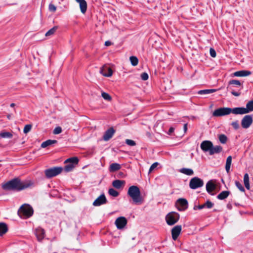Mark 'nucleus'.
<instances>
[{
    "instance_id": "obj_52",
    "label": "nucleus",
    "mask_w": 253,
    "mask_h": 253,
    "mask_svg": "<svg viewBox=\"0 0 253 253\" xmlns=\"http://www.w3.org/2000/svg\"><path fill=\"white\" fill-rule=\"evenodd\" d=\"M174 128L173 127H170L168 132V134L169 135H171L172 133L174 131Z\"/></svg>"
},
{
    "instance_id": "obj_31",
    "label": "nucleus",
    "mask_w": 253,
    "mask_h": 253,
    "mask_svg": "<svg viewBox=\"0 0 253 253\" xmlns=\"http://www.w3.org/2000/svg\"><path fill=\"white\" fill-rule=\"evenodd\" d=\"M244 182L245 187L249 190L250 188V182H249V176L248 173H246L244 176Z\"/></svg>"
},
{
    "instance_id": "obj_25",
    "label": "nucleus",
    "mask_w": 253,
    "mask_h": 253,
    "mask_svg": "<svg viewBox=\"0 0 253 253\" xmlns=\"http://www.w3.org/2000/svg\"><path fill=\"white\" fill-rule=\"evenodd\" d=\"M230 192L229 191H223L220 193L217 196L219 200H224L230 195Z\"/></svg>"
},
{
    "instance_id": "obj_18",
    "label": "nucleus",
    "mask_w": 253,
    "mask_h": 253,
    "mask_svg": "<svg viewBox=\"0 0 253 253\" xmlns=\"http://www.w3.org/2000/svg\"><path fill=\"white\" fill-rule=\"evenodd\" d=\"M216 188L215 185L212 182L211 180L209 181L206 184L207 191L211 195H213L212 191L215 190Z\"/></svg>"
},
{
    "instance_id": "obj_57",
    "label": "nucleus",
    "mask_w": 253,
    "mask_h": 253,
    "mask_svg": "<svg viewBox=\"0 0 253 253\" xmlns=\"http://www.w3.org/2000/svg\"><path fill=\"white\" fill-rule=\"evenodd\" d=\"M119 174V175H120L121 176L123 177V176H124V173H123V172H120Z\"/></svg>"
},
{
    "instance_id": "obj_12",
    "label": "nucleus",
    "mask_w": 253,
    "mask_h": 253,
    "mask_svg": "<svg viewBox=\"0 0 253 253\" xmlns=\"http://www.w3.org/2000/svg\"><path fill=\"white\" fill-rule=\"evenodd\" d=\"M108 202L104 194L99 196L93 203V205L95 207L100 206L105 204Z\"/></svg>"
},
{
    "instance_id": "obj_3",
    "label": "nucleus",
    "mask_w": 253,
    "mask_h": 253,
    "mask_svg": "<svg viewBox=\"0 0 253 253\" xmlns=\"http://www.w3.org/2000/svg\"><path fill=\"white\" fill-rule=\"evenodd\" d=\"M34 213L33 208L29 204H23L18 211L19 216L23 218H28L32 216Z\"/></svg>"
},
{
    "instance_id": "obj_27",
    "label": "nucleus",
    "mask_w": 253,
    "mask_h": 253,
    "mask_svg": "<svg viewBox=\"0 0 253 253\" xmlns=\"http://www.w3.org/2000/svg\"><path fill=\"white\" fill-rule=\"evenodd\" d=\"M217 89H204V90H200L198 91V94L200 95H205L208 94H211L212 93H213L217 91Z\"/></svg>"
},
{
    "instance_id": "obj_35",
    "label": "nucleus",
    "mask_w": 253,
    "mask_h": 253,
    "mask_svg": "<svg viewBox=\"0 0 253 253\" xmlns=\"http://www.w3.org/2000/svg\"><path fill=\"white\" fill-rule=\"evenodd\" d=\"M218 139L220 142L222 144H225L226 143L227 140V137L225 134H220L218 136Z\"/></svg>"
},
{
    "instance_id": "obj_38",
    "label": "nucleus",
    "mask_w": 253,
    "mask_h": 253,
    "mask_svg": "<svg viewBox=\"0 0 253 253\" xmlns=\"http://www.w3.org/2000/svg\"><path fill=\"white\" fill-rule=\"evenodd\" d=\"M235 85L237 86H240L241 85V84L240 82L238 80H230L228 83V85Z\"/></svg>"
},
{
    "instance_id": "obj_15",
    "label": "nucleus",
    "mask_w": 253,
    "mask_h": 253,
    "mask_svg": "<svg viewBox=\"0 0 253 253\" xmlns=\"http://www.w3.org/2000/svg\"><path fill=\"white\" fill-rule=\"evenodd\" d=\"M35 234L37 240L40 242L42 241L45 237V231L41 227H38L35 229Z\"/></svg>"
},
{
    "instance_id": "obj_43",
    "label": "nucleus",
    "mask_w": 253,
    "mask_h": 253,
    "mask_svg": "<svg viewBox=\"0 0 253 253\" xmlns=\"http://www.w3.org/2000/svg\"><path fill=\"white\" fill-rule=\"evenodd\" d=\"M32 126L31 125H26L23 129V132L24 133H27L28 132H29L31 128H32Z\"/></svg>"
},
{
    "instance_id": "obj_45",
    "label": "nucleus",
    "mask_w": 253,
    "mask_h": 253,
    "mask_svg": "<svg viewBox=\"0 0 253 253\" xmlns=\"http://www.w3.org/2000/svg\"><path fill=\"white\" fill-rule=\"evenodd\" d=\"M126 143L127 145L131 146H133L136 145V143L134 141L128 139L126 140Z\"/></svg>"
},
{
    "instance_id": "obj_19",
    "label": "nucleus",
    "mask_w": 253,
    "mask_h": 253,
    "mask_svg": "<svg viewBox=\"0 0 253 253\" xmlns=\"http://www.w3.org/2000/svg\"><path fill=\"white\" fill-rule=\"evenodd\" d=\"M223 148L220 145L213 146L212 145V148H211L209 154L210 155H213L215 154H219L222 151Z\"/></svg>"
},
{
    "instance_id": "obj_48",
    "label": "nucleus",
    "mask_w": 253,
    "mask_h": 253,
    "mask_svg": "<svg viewBox=\"0 0 253 253\" xmlns=\"http://www.w3.org/2000/svg\"><path fill=\"white\" fill-rule=\"evenodd\" d=\"M158 165V163L157 162H155V163H153L150 167L149 170V172H151V171H152L153 170V169L157 167Z\"/></svg>"
},
{
    "instance_id": "obj_58",
    "label": "nucleus",
    "mask_w": 253,
    "mask_h": 253,
    "mask_svg": "<svg viewBox=\"0 0 253 253\" xmlns=\"http://www.w3.org/2000/svg\"><path fill=\"white\" fill-rule=\"evenodd\" d=\"M7 118L9 120H10L11 119V115L10 114H8L7 115Z\"/></svg>"
},
{
    "instance_id": "obj_8",
    "label": "nucleus",
    "mask_w": 253,
    "mask_h": 253,
    "mask_svg": "<svg viewBox=\"0 0 253 253\" xmlns=\"http://www.w3.org/2000/svg\"><path fill=\"white\" fill-rule=\"evenodd\" d=\"M204 184V181L202 179L194 177L190 180L189 187L192 189H196L202 187Z\"/></svg>"
},
{
    "instance_id": "obj_32",
    "label": "nucleus",
    "mask_w": 253,
    "mask_h": 253,
    "mask_svg": "<svg viewBox=\"0 0 253 253\" xmlns=\"http://www.w3.org/2000/svg\"><path fill=\"white\" fill-rule=\"evenodd\" d=\"M108 193L110 196L114 197H117L119 195V193L117 190L112 188L109 189Z\"/></svg>"
},
{
    "instance_id": "obj_5",
    "label": "nucleus",
    "mask_w": 253,
    "mask_h": 253,
    "mask_svg": "<svg viewBox=\"0 0 253 253\" xmlns=\"http://www.w3.org/2000/svg\"><path fill=\"white\" fill-rule=\"evenodd\" d=\"M62 167H53L44 170V174L46 178H50L59 174L63 170Z\"/></svg>"
},
{
    "instance_id": "obj_21",
    "label": "nucleus",
    "mask_w": 253,
    "mask_h": 253,
    "mask_svg": "<svg viewBox=\"0 0 253 253\" xmlns=\"http://www.w3.org/2000/svg\"><path fill=\"white\" fill-rule=\"evenodd\" d=\"M126 182L124 180H115L112 182V186L116 189H119L124 187Z\"/></svg>"
},
{
    "instance_id": "obj_46",
    "label": "nucleus",
    "mask_w": 253,
    "mask_h": 253,
    "mask_svg": "<svg viewBox=\"0 0 253 253\" xmlns=\"http://www.w3.org/2000/svg\"><path fill=\"white\" fill-rule=\"evenodd\" d=\"M62 132V128L60 126L56 127L53 130V133L55 134H58Z\"/></svg>"
},
{
    "instance_id": "obj_22",
    "label": "nucleus",
    "mask_w": 253,
    "mask_h": 253,
    "mask_svg": "<svg viewBox=\"0 0 253 253\" xmlns=\"http://www.w3.org/2000/svg\"><path fill=\"white\" fill-rule=\"evenodd\" d=\"M251 71L247 70H241L234 73L233 75L236 77H246L251 75Z\"/></svg>"
},
{
    "instance_id": "obj_51",
    "label": "nucleus",
    "mask_w": 253,
    "mask_h": 253,
    "mask_svg": "<svg viewBox=\"0 0 253 253\" xmlns=\"http://www.w3.org/2000/svg\"><path fill=\"white\" fill-rule=\"evenodd\" d=\"M204 208H205V204H204L203 205H198L197 207H194V209L195 210H196V209L202 210V209H203Z\"/></svg>"
},
{
    "instance_id": "obj_10",
    "label": "nucleus",
    "mask_w": 253,
    "mask_h": 253,
    "mask_svg": "<svg viewBox=\"0 0 253 253\" xmlns=\"http://www.w3.org/2000/svg\"><path fill=\"white\" fill-rule=\"evenodd\" d=\"M177 209L179 211H184L186 210L188 207V201L184 198L178 199L176 203Z\"/></svg>"
},
{
    "instance_id": "obj_41",
    "label": "nucleus",
    "mask_w": 253,
    "mask_h": 253,
    "mask_svg": "<svg viewBox=\"0 0 253 253\" xmlns=\"http://www.w3.org/2000/svg\"><path fill=\"white\" fill-rule=\"evenodd\" d=\"M235 185L241 191L244 192L245 191L244 187L243 186L242 184L238 181H235Z\"/></svg>"
},
{
    "instance_id": "obj_33",
    "label": "nucleus",
    "mask_w": 253,
    "mask_h": 253,
    "mask_svg": "<svg viewBox=\"0 0 253 253\" xmlns=\"http://www.w3.org/2000/svg\"><path fill=\"white\" fill-rule=\"evenodd\" d=\"M12 136V133L9 132L3 131L0 133V137L2 138H11Z\"/></svg>"
},
{
    "instance_id": "obj_1",
    "label": "nucleus",
    "mask_w": 253,
    "mask_h": 253,
    "mask_svg": "<svg viewBox=\"0 0 253 253\" xmlns=\"http://www.w3.org/2000/svg\"><path fill=\"white\" fill-rule=\"evenodd\" d=\"M33 184L30 181H22L19 177H15L2 184L1 187L5 191L19 192L30 187Z\"/></svg>"
},
{
    "instance_id": "obj_28",
    "label": "nucleus",
    "mask_w": 253,
    "mask_h": 253,
    "mask_svg": "<svg viewBox=\"0 0 253 253\" xmlns=\"http://www.w3.org/2000/svg\"><path fill=\"white\" fill-rule=\"evenodd\" d=\"M79 162V159L76 157H71L68 159H67L65 161V163H69L71 164H73V165L75 166V165L78 164Z\"/></svg>"
},
{
    "instance_id": "obj_24",
    "label": "nucleus",
    "mask_w": 253,
    "mask_h": 253,
    "mask_svg": "<svg viewBox=\"0 0 253 253\" xmlns=\"http://www.w3.org/2000/svg\"><path fill=\"white\" fill-rule=\"evenodd\" d=\"M8 231V227L6 223L0 222V236H2Z\"/></svg>"
},
{
    "instance_id": "obj_54",
    "label": "nucleus",
    "mask_w": 253,
    "mask_h": 253,
    "mask_svg": "<svg viewBox=\"0 0 253 253\" xmlns=\"http://www.w3.org/2000/svg\"><path fill=\"white\" fill-rule=\"evenodd\" d=\"M187 130V124H185L184 125V132H186Z\"/></svg>"
},
{
    "instance_id": "obj_44",
    "label": "nucleus",
    "mask_w": 253,
    "mask_h": 253,
    "mask_svg": "<svg viewBox=\"0 0 253 253\" xmlns=\"http://www.w3.org/2000/svg\"><path fill=\"white\" fill-rule=\"evenodd\" d=\"M231 125L233 126V127L235 130L238 129L240 127L238 121H236L232 122V123L231 124Z\"/></svg>"
},
{
    "instance_id": "obj_30",
    "label": "nucleus",
    "mask_w": 253,
    "mask_h": 253,
    "mask_svg": "<svg viewBox=\"0 0 253 253\" xmlns=\"http://www.w3.org/2000/svg\"><path fill=\"white\" fill-rule=\"evenodd\" d=\"M179 171L187 175H192L194 174L193 170L190 169L182 168L179 170Z\"/></svg>"
},
{
    "instance_id": "obj_16",
    "label": "nucleus",
    "mask_w": 253,
    "mask_h": 253,
    "mask_svg": "<svg viewBox=\"0 0 253 253\" xmlns=\"http://www.w3.org/2000/svg\"><path fill=\"white\" fill-rule=\"evenodd\" d=\"M115 132V130L114 129V128L112 127H110L105 131L103 136V139L105 141L109 140L112 137Z\"/></svg>"
},
{
    "instance_id": "obj_53",
    "label": "nucleus",
    "mask_w": 253,
    "mask_h": 253,
    "mask_svg": "<svg viewBox=\"0 0 253 253\" xmlns=\"http://www.w3.org/2000/svg\"><path fill=\"white\" fill-rule=\"evenodd\" d=\"M111 44H112V42L109 41H107L105 42V45L107 46H110Z\"/></svg>"
},
{
    "instance_id": "obj_13",
    "label": "nucleus",
    "mask_w": 253,
    "mask_h": 253,
    "mask_svg": "<svg viewBox=\"0 0 253 253\" xmlns=\"http://www.w3.org/2000/svg\"><path fill=\"white\" fill-rule=\"evenodd\" d=\"M213 144L209 140L203 141L200 145L201 149L205 152H210L211 148H212Z\"/></svg>"
},
{
    "instance_id": "obj_6",
    "label": "nucleus",
    "mask_w": 253,
    "mask_h": 253,
    "mask_svg": "<svg viewBox=\"0 0 253 253\" xmlns=\"http://www.w3.org/2000/svg\"><path fill=\"white\" fill-rule=\"evenodd\" d=\"M180 215L176 212L169 213L166 216V220L169 225H173L179 219Z\"/></svg>"
},
{
    "instance_id": "obj_55",
    "label": "nucleus",
    "mask_w": 253,
    "mask_h": 253,
    "mask_svg": "<svg viewBox=\"0 0 253 253\" xmlns=\"http://www.w3.org/2000/svg\"><path fill=\"white\" fill-rule=\"evenodd\" d=\"M227 207L230 210L232 208V206L230 204H228L227 205Z\"/></svg>"
},
{
    "instance_id": "obj_56",
    "label": "nucleus",
    "mask_w": 253,
    "mask_h": 253,
    "mask_svg": "<svg viewBox=\"0 0 253 253\" xmlns=\"http://www.w3.org/2000/svg\"><path fill=\"white\" fill-rule=\"evenodd\" d=\"M15 106V104L14 103H12L10 104V106L11 107H14Z\"/></svg>"
},
{
    "instance_id": "obj_14",
    "label": "nucleus",
    "mask_w": 253,
    "mask_h": 253,
    "mask_svg": "<svg viewBox=\"0 0 253 253\" xmlns=\"http://www.w3.org/2000/svg\"><path fill=\"white\" fill-rule=\"evenodd\" d=\"M181 229V225H176L171 229L172 238L173 240L175 241L177 239L180 234Z\"/></svg>"
},
{
    "instance_id": "obj_23",
    "label": "nucleus",
    "mask_w": 253,
    "mask_h": 253,
    "mask_svg": "<svg viewBox=\"0 0 253 253\" xmlns=\"http://www.w3.org/2000/svg\"><path fill=\"white\" fill-rule=\"evenodd\" d=\"M57 143V141L56 140L48 139L43 142L41 144V147L44 148L47 146H50L52 144H56Z\"/></svg>"
},
{
    "instance_id": "obj_20",
    "label": "nucleus",
    "mask_w": 253,
    "mask_h": 253,
    "mask_svg": "<svg viewBox=\"0 0 253 253\" xmlns=\"http://www.w3.org/2000/svg\"><path fill=\"white\" fill-rule=\"evenodd\" d=\"M80 4V8L82 13H85L87 10V3L85 0H76Z\"/></svg>"
},
{
    "instance_id": "obj_36",
    "label": "nucleus",
    "mask_w": 253,
    "mask_h": 253,
    "mask_svg": "<svg viewBox=\"0 0 253 253\" xmlns=\"http://www.w3.org/2000/svg\"><path fill=\"white\" fill-rule=\"evenodd\" d=\"M129 59L132 65L135 66L138 64V60L136 57L132 56L130 57Z\"/></svg>"
},
{
    "instance_id": "obj_29",
    "label": "nucleus",
    "mask_w": 253,
    "mask_h": 253,
    "mask_svg": "<svg viewBox=\"0 0 253 253\" xmlns=\"http://www.w3.org/2000/svg\"><path fill=\"white\" fill-rule=\"evenodd\" d=\"M232 162V157L229 156L227 157L226 161L225 169L227 173L230 171V167Z\"/></svg>"
},
{
    "instance_id": "obj_4",
    "label": "nucleus",
    "mask_w": 253,
    "mask_h": 253,
    "mask_svg": "<svg viewBox=\"0 0 253 253\" xmlns=\"http://www.w3.org/2000/svg\"><path fill=\"white\" fill-rule=\"evenodd\" d=\"M231 113L237 115L236 108L221 107L215 109L212 113V116L219 117L228 115Z\"/></svg>"
},
{
    "instance_id": "obj_40",
    "label": "nucleus",
    "mask_w": 253,
    "mask_h": 253,
    "mask_svg": "<svg viewBox=\"0 0 253 253\" xmlns=\"http://www.w3.org/2000/svg\"><path fill=\"white\" fill-rule=\"evenodd\" d=\"M227 89L231 90V94L235 96H239L241 94L240 92L235 91L232 86L228 85V86L227 87Z\"/></svg>"
},
{
    "instance_id": "obj_47",
    "label": "nucleus",
    "mask_w": 253,
    "mask_h": 253,
    "mask_svg": "<svg viewBox=\"0 0 253 253\" xmlns=\"http://www.w3.org/2000/svg\"><path fill=\"white\" fill-rule=\"evenodd\" d=\"M141 78L143 81H146L148 79L149 76L147 73L143 72L141 74Z\"/></svg>"
},
{
    "instance_id": "obj_7",
    "label": "nucleus",
    "mask_w": 253,
    "mask_h": 253,
    "mask_svg": "<svg viewBox=\"0 0 253 253\" xmlns=\"http://www.w3.org/2000/svg\"><path fill=\"white\" fill-rule=\"evenodd\" d=\"M238 114H246L253 111V100L249 101L246 104V107H236Z\"/></svg>"
},
{
    "instance_id": "obj_37",
    "label": "nucleus",
    "mask_w": 253,
    "mask_h": 253,
    "mask_svg": "<svg viewBox=\"0 0 253 253\" xmlns=\"http://www.w3.org/2000/svg\"><path fill=\"white\" fill-rule=\"evenodd\" d=\"M74 167L75 166L73 164L69 163L64 167V169L66 172H69L72 171Z\"/></svg>"
},
{
    "instance_id": "obj_11",
    "label": "nucleus",
    "mask_w": 253,
    "mask_h": 253,
    "mask_svg": "<svg viewBox=\"0 0 253 253\" xmlns=\"http://www.w3.org/2000/svg\"><path fill=\"white\" fill-rule=\"evenodd\" d=\"M127 224V220L126 217L121 216L117 218L115 221V224L118 229H122Z\"/></svg>"
},
{
    "instance_id": "obj_49",
    "label": "nucleus",
    "mask_w": 253,
    "mask_h": 253,
    "mask_svg": "<svg viewBox=\"0 0 253 253\" xmlns=\"http://www.w3.org/2000/svg\"><path fill=\"white\" fill-rule=\"evenodd\" d=\"M210 53L211 56L212 57H215V56L216 55V52H215V50L212 48H210Z\"/></svg>"
},
{
    "instance_id": "obj_2",
    "label": "nucleus",
    "mask_w": 253,
    "mask_h": 253,
    "mask_svg": "<svg viewBox=\"0 0 253 253\" xmlns=\"http://www.w3.org/2000/svg\"><path fill=\"white\" fill-rule=\"evenodd\" d=\"M127 195L131 198L135 204L139 205L142 203L143 199L138 186L135 185L130 186L127 191Z\"/></svg>"
},
{
    "instance_id": "obj_26",
    "label": "nucleus",
    "mask_w": 253,
    "mask_h": 253,
    "mask_svg": "<svg viewBox=\"0 0 253 253\" xmlns=\"http://www.w3.org/2000/svg\"><path fill=\"white\" fill-rule=\"evenodd\" d=\"M121 168V165L118 163H112L110 165L109 171L110 172H115L119 170Z\"/></svg>"
},
{
    "instance_id": "obj_34",
    "label": "nucleus",
    "mask_w": 253,
    "mask_h": 253,
    "mask_svg": "<svg viewBox=\"0 0 253 253\" xmlns=\"http://www.w3.org/2000/svg\"><path fill=\"white\" fill-rule=\"evenodd\" d=\"M57 29V26H54L49 30H48L45 34V36L48 37L53 35Z\"/></svg>"
},
{
    "instance_id": "obj_39",
    "label": "nucleus",
    "mask_w": 253,
    "mask_h": 253,
    "mask_svg": "<svg viewBox=\"0 0 253 253\" xmlns=\"http://www.w3.org/2000/svg\"><path fill=\"white\" fill-rule=\"evenodd\" d=\"M101 96L106 100L111 101L112 100L111 96L106 92H102Z\"/></svg>"
},
{
    "instance_id": "obj_59",
    "label": "nucleus",
    "mask_w": 253,
    "mask_h": 253,
    "mask_svg": "<svg viewBox=\"0 0 253 253\" xmlns=\"http://www.w3.org/2000/svg\"><path fill=\"white\" fill-rule=\"evenodd\" d=\"M1 160H0V162H1Z\"/></svg>"
},
{
    "instance_id": "obj_42",
    "label": "nucleus",
    "mask_w": 253,
    "mask_h": 253,
    "mask_svg": "<svg viewBox=\"0 0 253 253\" xmlns=\"http://www.w3.org/2000/svg\"><path fill=\"white\" fill-rule=\"evenodd\" d=\"M214 204L210 200L207 201V202L205 203V206L206 208L211 209L213 207Z\"/></svg>"
},
{
    "instance_id": "obj_9",
    "label": "nucleus",
    "mask_w": 253,
    "mask_h": 253,
    "mask_svg": "<svg viewBox=\"0 0 253 253\" xmlns=\"http://www.w3.org/2000/svg\"><path fill=\"white\" fill-rule=\"evenodd\" d=\"M253 123V118L251 115H245L241 120V126L243 128H248Z\"/></svg>"
},
{
    "instance_id": "obj_50",
    "label": "nucleus",
    "mask_w": 253,
    "mask_h": 253,
    "mask_svg": "<svg viewBox=\"0 0 253 253\" xmlns=\"http://www.w3.org/2000/svg\"><path fill=\"white\" fill-rule=\"evenodd\" d=\"M49 9L50 11L55 12L56 10V7L54 4L50 3L49 5Z\"/></svg>"
},
{
    "instance_id": "obj_17",
    "label": "nucleus",
    "mask_w": 253,
    "mask_h": 253,
    "mask_svg": "<svg viewBox=\"0 0 253 253\" xmlns=\"http://www.w3.org/2000/svg\"><path fill=\"white\" fill-rule=\"evenodd\" d=\"M100 72L105 77H111L113 74L112 70L107 67H103L100 71Z\"/></svg>"
}]
</instances>
